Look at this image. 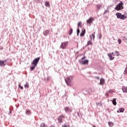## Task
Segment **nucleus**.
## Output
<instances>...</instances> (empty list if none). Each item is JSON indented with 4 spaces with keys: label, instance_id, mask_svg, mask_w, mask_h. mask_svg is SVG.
I'll list each match as a JSON object with an SVG mask.
<instances>
[{
    "label": "nucleus",
    "instance_id": "f257e3e1",
    "mask_svg": "<svg viewBox=\"0 0 127 127\" xmlns=\"http://www.w3.org/2000/svg\"><path fill=\"white\" fill-rule=\"evenodd\" d=\"M39 60H40V57L35 59L33 61V62L31 63V64L32 65H33V66L30 67L31 71H33V70L35 69V67L37 66V64H38V62H39Z\"/></svg>",
    "mask_w": 127,
    "mask_h": 127
},
{
    "label": "nucleus",
    "instance_id": "f03ea898",
    "mask_svg": "<svg viewBox=\"0 0 127 127\" xmlns=\"http://www.w3.org/2000/svg\"><path fill=\"white\" fill-rule=\"evenodd\" d=\"M68 44H69V42H63L61 44L60 48L63 50L66 49V48H67V47L68 46Z\"/></svg>",
    "mask_w": 127,
    "mask_h": 127
},
{
    "label": "nucleus",
    "instance_id": "7ed1b4c3",
    "mask_svg": "<svg viewBox=\"0 0 127 127\" xmlns=\"http://www.w3.org/2000/svg\"><path fill=\"white\" fill-rule=\"evenodd\" d=\"M124 3L122 2H120L117 6L115 7L116 10H122L124 9Z\"/></svg>",
    "mask_w": 127,
    "mask_h": 127
},
{
    "label": "nucleus",
    "instance_id": "20e7f679",
    "mask_svg": "<svg viewBox=\"0 0 127 127\" xmlns=\"http://www.w3.org/2000/svg\"><path fill=\"white\" fill-rule=\"evenodd\" d=\"M116 15L117 18H120V19H127V17L125 15H122L121 13L118 12L116 14Z\"/></svg>",
    "mask_w": 127,
    "mask_h": 127
},
{
    "label": "nucleus",
    "instance_id": "39448f33",
    "mask_svg": "<svg viewBox=\"0 0 127 127\" xmlns=\"http://www.w3.org/2000/svg\"><path fill=\"white\" fill-rule=\"evenodd\" d=\"M72 76H68L67 77V79H65V82L68 86H71V81L72 80Z\"/></svg>",
    "mask_w": 127,
    "mask_h": 127
},
{
    "label": "nucleus",
    "instance_id": "423d86ee",
    "mask_svg": "<svg viewBox=\"0 0 127 127\" xmlns=\"http://www.w3.org/2000/svg\"><path fill=\"white\" fill-rule=\"evenodd\" d=\"M63 119H64V116L61 115V116H59V117L58 118V121H59V123H60V124H61V123L63 122Z\"/></svg>",
    "mask_w": 127,
    "mask_h": 127
},
{
    "label": "nucleus",
    "instance_id": "0eeeda50",
    "mask_svg": "<svg viewBox=\"0 0 127 127\" xmlns=\"http://www.w3.org/2000/svg\"><path fill=\"white\" fill-rule=\"evenodd\" d=\"M80 63H81L82 65H85L86 64H88V63H89V61L87 60H84L82 61Z\"/></svg>",
    "mask_w": 127,
    "mask_h": 127
},
{
    "label": "nucleus",
    "instance_id": "6e6552de",
    "mask_svg": "<svg viewBox=\"0 0 127 127\" xmlns=\"http://www.w3.org/2000/svg\"><path fill=\"white\" fill-rule=\"evenodd\" d=\"M64 111L66 113H68V112L71 113L72 112V110H71V109H69V107H67L64 108Z\"/></svg>",
    "mask_w": 127,
    "mask_h": 127
},
{
    "label": "nucleus",
    "instance_id": "1a4fd4ad",
    "mask_svg": "<svg viewBox=\"0 0 127 127\" xmlns=\"http://www.w3.org/2000/svg\"><path fill=\"white\" fill-rule=\"evenodd\" d=\"M93 20H94V19H93L92 17H91L88 20H87L86 22L87 23H89V24H91V23L93 22Z\"/></svg>",
    "mask_w": 127,
    "mask_h": 127
},
{
    "label": "nucleus",
    "instance_id": "9d476101",
    "mask_svg": "<svg viewBox=\"0 0 127 127\" xmlns=\"http://www.w3.org/2000/svg\"><path fill=\"white\" fill-rule=\"evenodd\" d=\"M122 90L123 93H127V86H123Z\"/></svg>",
    "mask_w": 127,
    "mask_h": 127
},
{
    "label": "nucleus",
    "instance_id": "9b49d317",
    "mask_svg": "<svg viewBox=\"0 0 127 127\" xmlns=\"http://www.w3.org/2000/svg\"><path fill=\"white\" fill-rule=\"evenodd\" d=\"M100 85H104V84H105V79L104 78H101L100 79Z\"/></svg>",
    "mask_w": 127,
    "mask_h": 127
},
{
    "label": "nucleus",
    "instance_id": "f8f14e48",
    "mask_svg": "<svg viewBox=\"0 0 127 127\" xmlns=\"http://www.w3.org/2000/svg\"><path fill=\"white\" fill-rule=\"evenodd\" d=\"M5 62V61L0 60V66H5V64H4Z\"/></svg>",
    "mask_w": 127,
    "mask_h": 127
},
{
    "label": "nucleus",
    "instance_id": "ddd939ff",
    "mask_svg": "<svg viewBox=\"0 0 127 127\" xmlns=\"http://www.w3.org/2000/svg\"><path fill=\"white\" fill-rule=\"evenodd\" d=\"M90 39L92 40V38L93 40H95V33H93L91 35H90Z\"/></svg>",
    "mask_w": 127,
    "mask_h": 127
},
{
    "label": "nucleus",
    "instance_id": "4468645a",
    "mask_svg": "<svg viewBox=\"0 0 127 127\" xmlns=\"http://www.w3.org/2000/svg\"><path fill=\"white\" fill-rule=\"evenodd\" d=\"M49 34V30H46L44 32V35H45V36H47V35H48Z\"/></svg>",
    "mask_w": 127,
    "mask_h": 127
},
{
    "label": "nucleus",
    "instance_id": "2eb2a0df",
    "mask_svg": "<svg viewBox=\"0 0 127 127\" xmlns=\"http://www.w3.org/2000/svg\"><path fill=\"white\" fill-rule=\"evenodd\" d=\"M112 54L113 56H119V55H120V53L116 52L115 53L112 52Z\"/></svg>",
    "mask_w": 127,
    "mask_h": 127
},
{
    "label": "nucleus",
    "instance_id": "dca6fc26",
    "mask_svg": "<svg viewBox=\"0 0 127 127\" xmlns=\"http://www.w3.org/2000/svg\"><path fill=\"white\" fill-rule=\"evenodd\" d=\"M124 111H125L124 108H121L119 109L117 112L118 113H124Z\"/></svg>",
    "mask_w": 127,
    "mask_h": 127
},
{
    "label": "nucleus",
    "instance_id": "f3484780",
    "mask_svg": "<svg viewBox=\"0 0 127 127\" xmlns=\"http://www.w3.org/2000/svg\"><path fill=\"white\" fill-rule=\"evenodd\" d=\"M101 6H102V5L101 4H97L96 5L97 10H99V9H100Z\"/></svg>",
    "mask_w": 127,
    "mask_h": 127
},
{
    "label": "nucleus",
    "instance_id": "a211bd4d",
    "mask_svg": "<svg viewBox=\"0 0 127 127\" xmlns=\"http://www.w3.org/2000/svg\"><path fill=\"white\" fill-rule=\"evenodd\" d=\"M85 32L86 31L85 30V29L82 30L81 33L80 34V36H84V35H85Z\"/></svg>",
    "mask_w": 127,
    "mask_h": 127
},
{
    "label": "nucleus",
    "instance_id": "6ab92c4d",
    "mask_svg": "<svg viewBox=\"0 0 127 127\" xmlns=\"http://www.w3.org/2000/svg\"><path fill=\"white\" fill-rule=\"evenodd\" d=\"M117 101V99H113V101H112V103L113 104V105H114V106H116L117 105V102L116 101Z\"/></svg>",
    "mask_w": 127,
    "mask_h": 127
},
{
    "label": "nucleus",
    "instance_id": "aec40b11",
    "mask_svg": "<svg viewBox=\"0 0 127 127\" xmlns=\"http://www.w3.org/2000/svg\"><path fill=\"white\" fill-rule=\"evenodd\" d=\"M92 44H93V43H92V41L89 40L87 42V46H89V45H92Z\"/></svg>",
    "mask_w": 127,
    "mask_h": 127
},
{
    "label": "nucleus",
    "instance_id": "412c9836",
    "mask_svg": "<svg viewBox=\"0 0 127 127\" xmlns=\"http://www.w3.org/2000/svg\"><path fill=\"white\" fill-rule=\"evenodd\" d=\"M26 114H27V115H30V114H31V112H30V110L27 109L26 110Z\"/></svg>",
    "mask_w": 127,
    "mask_h": 127
},
{
    "label": "nucleus",
    "instance_id": "4be33fe9",
    "mask_svg": "<svg viewBox=\"0 0 127 127\" xmlns=\"http://www.w3.org/2000/svg\"><path fill=\"white\" fill-rule=\"evenodd\" d=\"M45 5L46 6H50V4L49 3V2L48 1H46L45 2Z\"/></svg>",
    "mask_w": 127,
    "mask_h": 127
},
{
    "label": "nucleus",
    "instance_id": "5701e85b",
    "mask_svg": "<svg viewBox=\"0 0 127 127\" xmlns=\"http://www.w3.org/2000/svg\"><path fill=\"white\" fill-rule=\"evenodd\" d=\"M81 24H82V22H78L77 25H78V28H79V27H81Z\"/></svg>",
    "mask_w": 127,
    "mask_h": 127
},
{
    "label": "nucleus",
    "instance_id": "b1692460",
    "mask_svg": "<svg viewBox=\"0 0 127 127\" xmlns=\"http://www.w3.org/2000/svg\"><path fill=\"white\" fill-rule=\"evenodd\" d=\"M69 35H71V34L73 33V29H72V28H70V29L69 31Z\"/></svg>",
    "mask_w": 127,
    "mask_h": 127
},
{
    "label": "nucleus",
    "instance_id": "393cba45",
    "mask_svg": "<svg viewBox=\"0 0 127 127\" xmlns=\"http://www.w3.org/2000/svg\"><path fill=\"white\" fill-rule=\"evenodd\" d=\"M41 127H46V125H45V123H42L41 124Z\"/></svg>",
    "mask_w": 127,
    "mask_h": 127
},
{
    "label": "nucleus",
    "instance_id": "a878e982",
    "mask_svg": "<svg viewBox=\"0 0 127 127\" xmlns=\"http://www.w3.org/2000/svg\"><path fill=\"white\" fill-rule=\"evenodd\" d=\"M127 67H126L124 74L125 75H127Z\"/></svg>",
    "mask_w": 127,
    "mask_h": 127
},
{
    "label": "nucleus",
    "instance_id": "bb28decb",
    "mask_svg": "<svg viewBox=\"0 0 127 127\" xmlns=\"http://www.w3.org/2000/svg\"><path fill=\"white\" fill-rule=\"evenodd\" d=\"M110 60H112V54H108Z\"/></svg>",
    "mask_w": 127,
    "mask_h": 127
},
{
    "label": "nucleus",
    "instance_id": "cd10ccee",
    "mask_svg": "<svg viewBox=\"0 0 127 127\" xmlns=\"http://www.w3.org/2000/svg\"><path fill=\"white\" fill-rule=\"evenodd\" d=\"M25 88H29V85H28V83H26L24 85Z\"/></svg>",
    "mask_w": 127,
    "mask_h": 127
},
{
    "label": "nucleus",
    "instance_id": "c85d7f7f",
    "mask_svg": "<svg viewBox=\"0 0 127 127\" xmlns=\"http://www.w3.org/2000/svg\"><path fill=\"white\" fill-rule=\"evenodd\" d=\"M118 42L119 44H121V43H122V40L119 39H118Z\"/></svg>",
    "mask_w": 127,
    "mask_h": 127
},
{
    "label": "nucleus",
    "instance_id": "c756f323",
    "mask_svg": "<svg viewBox=\"0 0 127 127\" xmlns=\"http://www.w3.org/2000/svg\"><path fill=\"white\" fill-rule=\"evenodd\" d=\"M79 32H80V30H79V28H78L77 30V35L79 34Z\"/></svg>",
    "mask_w": 127,
    "mask_h": 127
},
{
    "label": "nucleus",
    "instance_id": "7c9ffc66",
    "mask_svg": "<svg viewBox=\"0 0 127 127\" xmlns=\"http://www.w3.org/2000/svg\"><path fill=\"white\" fill-rule=\"evenodd\" d=\"M110 94H111V92L106 93V95L107 96V97H108L109 95H110Z\"/></svg>",
    "mask_w": 127,
    "mask_h": 127
},
{
    "label": "nucleus",
    "instance_id": "2f4dec72",
    "mask_svg": "<svg viewBox=\"0 0 127 127\" xmlns=\"http://www.w3.org/2000/svg\"><path fill=\"white\" fill-rule=\"evenodd\" d=\"M95 79H97V80H99V79H100V77L99 76H95Z\"/></svg>",
    "mask_w": 127,
    "mask_h": 127
},
{
    "label": "nucleus",
    "instance_id": "473e14b6",
    "mask_svg": "<svg viewBox=\"0 0 127 127\" xmlns=\"http://www.w3.org/2000/svg\"><path fill=\"white\" fill-rule=\"evenodd\" d=\"M19 88H20V89H21V90H22L23 89V87L21 86H20V84H19Z\"/></svg>",
    "mask_w": 127,
    "mask_h": 127
},
{
    "label": "nucleus",
    "instance_id": "72a5a7b5",
    "mask_svg": "<svg viewBox=\"0 0 127 127\" xmlns=\"http://www.w3.org/2000/svg\"><path fill=\"white\" fill-rule=\"evenodd\" d=\"M109 12V11L108 10H106L105 11V12L103 13V14H105L107 13V12Z\"/></svg>",
    "mask_w": 127,
    "mask_h": 127
},
{
    "label": "nucleus",
    "instance_id": "f704fd0d",
    "mask_svg": "<svg viewBox=\"0 0 127 127\" xmlns=\"http://www.w3.org/2000/svg\"><path fill=\"white\" fill-rule=\"evenodd\" d=\"M109 125L110 126V127H111V124H112V123H111V122H109Z\"/></svg>",
    "mask_w": 127,
    "mask_h": 127
},
{
    "label": "nucleus",
    "instance_id": "c9c22d12",
    "mask_svg": "<svg viewBox=\"0 0 127 127\" xmlns=\"http://www.w3.org/2000/svg\"><path fill=\"white\" fill-rule=\"evenodd\" d=\"M63 127H67V126L65 125H63Z\"/></svg>",
    "mask_w": 127,
    "mask_h": 127
},
{
    "label": "nucleus",
    "instance_id": "e433bc0d",
    "mask_svg": "<svg viewBox=\"0 0 127 127\" xmlns=\"http://www.w3.org/2000/svg\"><path fill=\"white\" fill-rule=\"evenodd\" d=\"M113 59H115V57H112V60H113Z\"/></svg>",
    "mask_w": 127,
    "mask_h": 127
},
{
    "label": "nucleus",
    "instance_id": "4c0bfd02",
    "mask_svg": "<svg viewBox=\"0 0 127 127\" xmlns=\"http://www.w3.org/2000/svg\"><path fill=\"white\" fill-rule=\"evenodd\" d=\"M50 127H55V126H51Z\"/></svg>",
    "mask_w": 127,
    "mask_h": 127
},
{
    "label": "nucleus",
    "instance_id": "58836bf2",
    "mask_svg": "<svg viewBox=\"0 0 127 127\" xmlns=\"http://www.w3.org/2000/svg\"><path fill=\"white\" fill-rule=\"evenodd\" d=\"M82 59H84V58H82Z\"/></svg>",
    "mask_w": 127,
    "mask_h": 127
},
{
    "label": "nucleus",
    "instance_id": "ea45409f",
    "mask_svg": "<svg viewBox=\"0 0 127 127\" xmlns=\"http://www.w3.org/2000/svg\"><path fill=\"white\" fill-rule=\"evenodd\" d=\"M93 127H95L93 126Z\"/></svg>",
    "mask_w": 127,
    "mask_h": 127
}]
</instances>
